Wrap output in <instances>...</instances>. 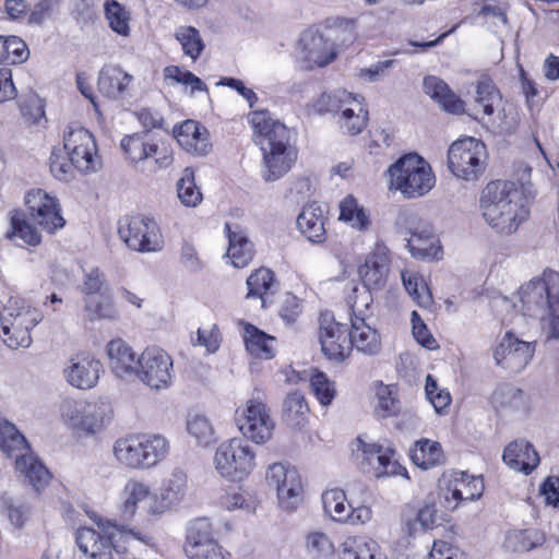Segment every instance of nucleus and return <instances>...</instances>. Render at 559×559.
Returning <instances> with one entry per match:
<instances>
[{
    "instance_id": "1",
    "label": "nucleus",
    "mask_w": 559,
    "mask_h": 559,
    "mask_svg": "<svg viewBox=\"0 0 559 559\" xmlns=\"http://www.w3.org/2000/svg\"><path fill=\"white\" fill-rule=\"evenodd\" d=\"M247 119L252 129V140L262 152L264 179L274 181L282 178L298 158V150L290 129L273 118L267 109L251 110Z\"/></svg>"
},
{
    "instance_id": "2",
    "label": "nucleus",
    "mask_w": 559,
    "mask_h": 559,
    "mask_svg": "<svg viewBox=\"0 0 559 559\" xmlns=\"http://www.w3.org/2000/svg\"><path fill=\"white\" fill-rule=\"evenodd\" d=\"M479 209L485 222L499 235L514 234L530 217L527 199L510 180H491L481 190Z\"/></svg>"
},
{
    "instance_id": "3",
    "label": "nucleus",
    "mask_w": 559,
    "mask_h": 559,
    "mask_svg": "<svg viewBox=\"0 0 559 559\" xmlns=\"http://www.w3.org/2000/svg\"><path fill=\"white\" fill-rule=\"evenodd\" d=\"M521 301L528 313L546 309L543 332L547 340L559 338V272L546 269L540 277L531 280L521 288Z\"/></svg>"
},
{
    "instance_id": "4",
    "label": "nucleus",
    "mask_w": 559,
    "mask_h": 559,
    "mask_svg": "<svg viewBox=\"0 0 559 559\" xmlns=\"http://www.w3.org/2000/svg\"><path fill=\"white\" fill-rule=\"evenodd\" d=\"M0 449L8 457H15V472L39 495L49 485L52 474L31 451L25 437L8 420L0 419Z\"/></svg>"
},
{
    "instance_id": "5",
    "label": "nucleus",
    "mask_w": 559,
    "mask_h": 559,
    "mask_svg": "<svg viewBox=\"0 0 559 559\" xmlns=\"http://www.w3.org/2000/svg\"><path fill=\"white\" fill-rule=\"evenodd\" d=\"M168 452L169 442L159 433L130 432L118 438L112 447L116 461L133 471L156 466Z\"/></svg>"
},
{
    "instance_id": "6",
    "label": "nucleus",
    "mask_w": 559,
    "mask_h": 559,
    "mask_svg": "<svg viewBox=\"0 0 559 559\" xmlns=\"http://www.w3.org/2000/svg\"><path fill=\"white\" fill-rule=\"evenodd\" d=\"M120 147L126 159L133 164L147 165L153 171L166 169L175 160L170 140L152 132L126 135L120 142Z\"/></svg>"
},
{
    "instance_id": "7",
    "label": "nucleus",
    "mask_w": 559,
    "mask_h": 559,
    "mask_svg": "<svg viewBox=\"0 0 559 559\" xmlns=\"http://www.w3.org/2000/svg\"><path fill=\"white\" fill-rule=\"evenodd\" d=\"M391 183L406 198L427 194L436 183L430 164L417 153L401 156L389 167Z\"/></svg>"
},
{
    "instance_id": "8",
    "label": "nucleus",
    "mask_w": 559,
    "mask_h": 559,
    "mask_svg": "<svg viewBox=\"0 0 559 559\" xmlns=\"http://www.w3.org/2000/svg\"><path fill=\"white\" fill-rule=\"evenodd\" d=\"M2 340L12 348H26L32 344L31 331L41 320L40 312L19 297H11L0 313Z\"/></svg>"
},
{
    "instance_id": "9",
    "label": "nucleus",
    "mask_w": 559,
    "mask_h": 559,
    "mask_svg": "<svg viewBox=\"0 0 559 559\" xmlns=\"http://www.w3.org/2000/svg\"><path fill=\"white\" fill-rule=\"evenodd\" d=\"M487 148L483 141L464 136L449 146L448 168L459 180L475 182L487 168Z\"/></svg>"
},
{
    "instance_id": "10",
    "label": "nucleus",
    "mask_w": 559,
    "mask_h": 559,
    "mask_svg": "<svg viewBox=\"0 0 559 559\" xmlns=\"http://www.w3.org/2000/svg\"><path fill=\"white\" fill-rule=\"evenodd\" d=\"M63 421L75 432L96 435L100 432L112 418L109 404L99 401L64 399L59 406Z\"/></svg>"
},
{
    "instance_id": "11",
    "label": "nucleus",
    "mask_w": 559,
    "mask_h": 559,
    "mask_svg": "<svg viewBox=\"0 0 559 559\" xmlns=\"http://www.w3.org/2000/svg\"><path fill=\"white\" fill-rule=\"evenodd\" d=\"M317 338L323 357L335 364H343L352 356L349 326L336 320L330 310L320 311Z\"/></svg>"
},
{
    "instance_id": "12",
    "label": "nucleus",
    "mask_w": 559,
    "mask_h": 559,
    "mask_svg": "<svg viewBox=\"0 0 559 559\" xmlns=\"http://www.w3.org/2000/svg\"><path fill=\"white\" fill-rule=\"evenodd\" d=\"M214 463L223 477L242 480L255 467V452L246 440L231 438L217 447Z\"/></svg>"
},
{
    "instance_id": "13",
    "label": "nucleus",
    "mask_w": 559,
    "mask_h": 559,
    "mask_svg": "<svg viewBox=\"0 0 559 559\" xmlns=\"http://www.w3.org/2000/svg\"><path fill=\"white\" fill-rule=\"evenodd\" d=\"M236 424L242 436L257 444L269 442L275 430V423L264 399L250 397L236 411Z\"/></svg>"
},
{
    "instance_id": "14",
    "label": "nucleus",
    "mask_w": 559,
    "mask_h": 559,
    "mask_svg": "<svg viewBox=\"0 0 559 559\" xmlns=\"http://www.w3.org/2000/svg\"><path fill=\"white\" fill-rule=\"evenodd\" d=\"M183 551L189 559H227L230 556L215 538L213 524L207 518H197L189 523Z\"/></svg>"
},
{
    "instance_id": "15",
    "label": "nucleus",
    "mask_w": 559,
    "mask_h": 559,
    "mask_svg": "<svg viewBox=\"0 0 559 559\" xmlns=\"http://www.w3.org/2000/svg\"><path fill=\"white\" fill-rule=\"evenodd\" d=\"M173 367V358L165 349L147 346L138 357L134 377L151 389H166L171 384Z\"/></svg>"
},
{
    "instance_id": "16",
    "label": "nucleus",
    "mask_w": 559,
    "mask_h": 559,
    "mask_svg": "<svg viewBox=\"0 0 559 559\" xmlns=\"http://www.w3.org/2000/svg\"><path fill=\"white\" fill-rule=\"evenodd\" d=\"M118 233L127 247L138 252H153L162 247L157 224L141 214L121 219Z\"/></svg>"
},
{
    "instance_id": "17",
    "label": "nucleus",
    "mask_w": 559,
    "mask_h": 559,
    "mask_svg": "<svg viewBox=\"0 0 559 559\" xmlns=\"http://www.w3.org/2000/svg\"><path fill=\"white\" fill-rule=\"evenodd\" d=\"M63 148L76 164L81 173L96 169L100 162L98 146L94 134L84 127L71 124L63 132Z\"/></svg>"
},
{
    "instance_id": "18",
    "label": "nucleus",
    "mask_w": 559,
    "mask_h": 559,
    "mask_svg": "<svg viewBox=\"0 0 559 559\" xmlns=\"http://www.w3.org/2000/svg\"><path fill=\"white\" fill-rule=\"evenodd\" d=\"M485 490L481 476L469 475L467 472L444 473L440 479V492L447 508L454 510L461 503L480 498Z\"/></svg>"
},
{
    "instance_id": "19",
    "label": "nucleus",
    "mask_w": 559,
    "mask_h": 559,
    "mask_svg": "<svg viewBox=\"0 0 559 559\" xmlns=\"http://www.w3.org/2000/svg\"><path fill=\"white\" fill-rule=\"evenodd\" d=\"M392 263L391 251L383 240L374 242L366 254L364 262L358 264L357 274L365 288L380 292L388 283Z\"/></svg>"
},
{
    "instance_id": "20",
    "label": "nucleus",
    "mask_w": 559,
    "mask_h": 559,
    "mask_svg": "<svg viewBox=\"0 0 559 559\" xmlns=\"http://www.w3.org/2000/svg\"><path fill=\"white\" fill-rule=\"evenodd\" d=\"M25 206L29 217L50 234L66 224L58 200L43 189L28 191L25 195Z\"/></svg>"
},
{
    "instance_id": "21",
    "label": "nucleus",
    "mask_w": 559,
    "mask_h": 559,
    "mask_svg": "<svg viewBox=\"0 0 559 559\" xmlns=\"http://www.w3.org/2000/svg\"><path fill=\"white\" fill-rule=\"evenodd\" d=\"M266 479L275 485L278 501L285 509L294 510L302 501V480L295 467L274 463L266 472Z\"/></svg>"
},
{
    "instance_id": "22",
    "label": "nucleus",
    "mask_w": 559,
    "mask_h": 559,
    "mask_svg": "<svg viewBox=\"0 0 559 559\" xmlns=\"http://www.w3.org/2000/svg\"><path fill=\"white\" fill-rule=\"evenodd\" d=\"M359 442L362 461L372 467L377 478L392 476L409 478L406 467L403 466L397 459L395 449L383 447L379 443H366L361 440H359Z\"/></svg>"
},
{
    "instance_id": "23",
    "label": "nucleus",
    "mask_w": 559,
    "mask_h": 559,
    "mask_svg": "<svg viewBox=\"0 0 559 559\" xmlns=\"http://www.w3.org/2000/svg\"><path fill=\"white\" fill-rule=\"evenodd\" d=\"M103 370V364L93 354L80 352L70 358L63 376L67 382L81 390L94 388Z\"/></svg>"
},
{
    "instance_id": "24",
    "label": "nucleus",
    "mask_w": 559,
    "mask_h": 559,
    "mask_svg": "<svg viewBox=\"0 0 559 559\" xmlns=\"http://www.w3.org/2000/svg\"><path fill=\"white\" fill-rule=\"evenodd\" d=\"M534 352V343L522 341L511 331H508L496 346L493 358L497 365L518 371L530 362Z\"/></svg>"
},
{
    "instance_id": "25",
    "label": "nucleus",
    "mask_w": 559,
    "mask_h": 559,
    "mask_svg": "<svg viewBox=\"0 0 559 559\" xmlns=\"http://www.w3.org/2000/svg\"><path fill=\"white\" fill-rule=\"evenodd\" d=\"M174 138L179 146L193 156H205L212 150L209 130L199 121L186 119L175 124Z\"/></svg>"
},
{
    "instance_id": "26",
    "label": "nucleus",
    "mask_w": 559,
    "mask_h": 559,
    "mask_svg": "<svg viewBox=\"0 0 559 559\" xmlns=\"http://www.w3.org/2000/svg\"><path fill=\"white\" fill-rule=\"evenodd\" d=\"M188 487L186 473L176 469L165 479L150 506L151 516H160L182 501Z\"/></svg>"
},
{
    "instance_id": "27",
    "label": "nucleus",
    "mask_w": 559,
    "mask_h": 559,
    "mask_svg": "<svg viewBox=\"0 0 559 559\" xmlns=\"http://www.w3.org/2000/svg\"><path fill=\"white\" fill-rule=\"evenodd\" d=\"M153 499L154 491L147 483L139 478L128 479L120 493V518L127 521L133 520L141 504L150 515Z\"/></svg>"
},
{
    "instance_id": "28",
    "label": "nucleus",
    "mask_w": 559,
    "mask_h": 559,
    "mask_svg": "<svg viewBox=\"0 0 559 559\" xmlns=\"http://www.w3.org/2000/svg\"><path fill=\"white\" fill-rule=\"evenodd\" d=\"M75 543L90 559H114L112 550L120 552L116 545V534H100L92 527L78 528Z\"/></svg>"
},
{
    "instance_id": "29",
    "label": "nucleus",
    "mask_w": 559,
    "mask_h": 559,
    "mask_svg": "<svg viewBox=\"0 0 559 559\" xmlns=\"http://www.w3.org/2000/svg\"><path fill=\"white\" fill-rule=\"evenodd\" d=\"M300 46L305 53V59L310 63L307 69L312 70L323 68L333 62L337 57L335 44L325 38L317 29H307L301 38Z\"/></svg>"
},
{
    "instance_id": "30",
    "label": "nucleus",
    "mask_w": 559,
    "mask_h": 559,
    "mask_svg": "<svg viewBox=\"0 0 559 559\" xmlns=\"http://www.w3.org/2000/svg\"><path fill=\"white\" fill-rule=\"evenodd\" d=\"M224 234L228 240L226 255L237 269L247 267L255 257L254 243L249 238L247 230L237 223H225Z\"/></svg>"
},
{
    "instance_id": "31",
    "label": "nucleus",
    "mask_w": 559,
    "mask_h": 559,
    "mask_svg": "<svg viewBox=\"0 0 559 559\" xmlns=\"http://www.w3.org/2000/svg\"><path fill=\"white\" fill-rule=\"evenodd\" d=\"M374 397L372 401V415L377 420L396 419L403 414V403L399 385L385 384L379 380L374 382Z\"/></svg>"
},
{
    "instance_id": "32",
    "label": "nucleus",
    "mask_w": 559,
    "mask_h": 559,
    "mask_svg": "<svg viewBox=\"0 0 559 559\" xmlns=\"http://www.w3.org/2000/svg\"><path fill=\"white\" fill-rule=\"evenodd\" d=\"M108 366L111 372L121 379L134 377L138 369V355L122 338H114L106 345Z\"/></svg>"
},
{
    "instance_id": "33",
    "label": "nucleus",
    "mask_w": 559,
    "mask_h": 559,
    "mask_svg": "<svg viewBox=\"0 0 559 559\" xmlns=\"http://www.w3.org/2000/svg\"><path fill=\"white\" fill-rule=\"evenodd\" d=\"M352 353L356 349L365 356H377L382 350V336L368 320L355 318L349 321Z\"/></svg>"
},
{
    "instance_id": "34",
    "label": "nucleus",
    "mask_w": 559,
    "mask_h": 559,
    "mask_svg": "<svg viewBox=\"0 0 559 559\" xmlns=\"http://www.w3.org/2000/svg\"><path fill=\"white\" fill-rule=\"evenodd\" d=\"M242 340L247 353L254 359L271 360L277 353V338L254 324H242Z\"/></svg>"
},
{
    "instance_id": "35",
    "label": "nucleus",
    "mask_w": 559,
    "mask_h": 559,
    "mask_svg": "<svg viewBox=\"0 0 559 559\" xmlns=\"http://www.w3.org/2000/svg\"><path fill=\"white\" fill-rule=\"evenodd\" d=\"M326 221L328 217L322 206L317 202H309L298 215L297 226L309 241L323 243L326 240Z\"/></svg>"
},
{
    "instance_id": "36",
    "label": "nucleus",
    "mask_w": 559,
    "mask_h": 559,
    "mask_svg": "<svg viewBox=\"0 0 559 559\" xmlns=\"http://www.w3.org/2000/svg\"><path fill=\"white\" fill-rule=\"evenodd\" d=\"M502 459L509 467L524 475H530L540 462L538 452L525 440L510 442L504 448Z\"/></svg>"
},
{
    "instance_id": "37",
    "label": "nucleus",
    "mask_w": 559,
    "mask_h": 559,
    "mask_svg": "<svg viewBox=\"0 0 559 559\" xmlns=\"http://www.w3.org/2000/svg\"><path fill=\"white\" fill-rule=\"evenodd\" d=\"M338 559H386L380 545L367 535H349L337 549Z\"/></svg>"
},
{
    "instance_id": "38",
    "label": "nucleus",
    "mask_w": 559,
    "mask_h": 559,
    "mask_svg": "<svg viewBox=\"0 0 559 559\" xmlns=\"http://www.w3.org/2000/svg\"><path fill=\"white\" fill-rule=\"evenodd\" d=\"M132 76L118 66H105L98 74V92L108 99L117 100L123 98Z\"/></svg>"
},
{
    "instance_id": "39",
    "label": "nucleus",
    "mask_w": 559,
    "mask_h": 559,
    "mask_svg": "<svg viewBox=\"0 0 559 559\" xmlns=\"http://www.w3.org/2000/svg\"><path fill=\"white\" fill-rule=\"evenodd\" d=\"M310 407L304 393L294 391L287 393L283 401L281 418L292 429H304L309 424Z\"/></svg>"
},
{
    "instance_id": "40",
    "label": "nucleus",
    "mask_w": 559,
    "mask_h": 559,
    "mask_svg": "<svg viewBox=\"0 0 559 559\" xmlns=\"http://www.w3.org/2000/svg\"><path fill=\"white\" fill-rule=\"evenodd\" d=\"M424 87L426 94L437 102L444 111L452 115L465 112V103L442 80L428 76L424 81Z\"/></svg>"
},
{
    "instance_id": "41",
    "label": "nucleus",
    "mask_w": 559,
    "mask_h": 559,
    "mask_svg": "<svg viewBox=\"0 0 559 559\" xmlns=\"http://www.w3.org/2000/svg\"><path fill=\"white\" fill-rule=\"evenodd\" d=\"M407 247L412 257L420 260H440L443 253L438 237L427 228L411 230Z\"/></svg>"
},
{
    "instance_id": "42",
    "label": "nucleus",
    "mask_w": 559,
    "mask_h": 559,
    "mask_svg": "<svg viewBox=\"0 0 559 559\" xmlns=\"http://www.w3.org/2000/svg\"><path fill=\"white\" fill-rule=\"evenodd\" d=\"M501 99L499 88L496 86L491 76L487 73L481 74L476 83L475 107L476 115L474 119L491 117L495 112V103Z\"/></svg>"
},
{
    "instance_id": "43",
    "label": "nucleus",
    "mask_w": 559,
    "mask_h": 559,
    "mask_svg": "<svg viewBox=\"0 0 559 559\" xmlns=\"http://www.w3.org/2000/svg\"><path fill=\"white\" fill-rule=\"evenodd\" d=\"M309 392L320 406L329 407L338 395L337 384L319 368H312L308 378Z\"/></svg>"
},
{
    "instance_id": "44",
    "label": "nucleus",
    "mask_w": 559,
    "mask_h": 559,
    "mask_svg": "<svg viewBox=\"0 0 559 559\" xmlns=\"http://www.w3.org/2000/svg\"><path fill=\"white\" fill-rule=\"evenodd\" d=\"M247 299H261L264 305L265 297L274 293L277 284L274 272L265 266L253 270L247 278Z\"/></svg>"
},
{
    "instance_id": "45",
    "label": "nucleus",
    "mask_w": 559,
    "mask_h": 559,
    "mask_svg": "<svg viewBox=\"0 0 559 559\" xmlns=\"http://www.w3.org/2000/svg\"><path fill=\"white\" fill-rule=\"evenodd\" d=\"M338 209L340 221L346 223L358 231H366L369 229L371 225L370 215L353 194H348L342 199Z\"/></svg>"
},
{
    "instance_id": "46",
    "label": "nucleus",
    "mask_w": 559,
    "mask_h": 559,
    "mask_svg": "<svg viewBox=\"0 0 559 559\" xmlns=\"http://www.w3.org/2000/svg\"><path fill=\"white\" fill-rule=\"evenodd\" d=\"M219 504L228 510L236 509L253 512L259 504L255 493L241 485H230L219 497Z\"/></svg>"
},
{
    "instance_id": "47",
    "label": "nucleus",
    "mask_w": 559,
    "mask_h": 559,
    "mask_svg": "<svg viewBox=\"0 0 559 559\" xmlns=\"http://www.w3.org/2000/svg\"><path fill=\"white\" fill-rule=\"evenodd\" d=\"M367 151L376 157L386 158L395 154L399 144L395 141L394 130L391 127H377L370 131Z\"/></svg>"
},
{
    "instance_id": "48",
    "label": "nucleus",
    "mask_w": 559,
    "mask_h": 559,
    "mask_svg": "<svg viewBox=\"0 0 559 559\" xmlns=\"http://www.w3.org/2000/svg\"><path fill=\"white\" fill-rule=\"evenodd\" d=\"M411 459L418 467L428 469L443 462V451L439 442L421 439L414 444Z\"/></svg>"
},
{
    "instance_id": "49",
    "label": "nucleus",
    "mask_w": 559,
    "mask_h": 559,
    "mask_svg": "<svg viewBox=\"0 0 559 559\" xmlns=\"http://www.w3.org/2000/svg\"><path fill=\"white\" fill-rule=\"evenodd\" d=\"M5 236L10 240L20 239L31 247H36L41 242V235L37 228L28 223L19 210L10 213V228Z\"/></svg>"
},
{
    "instance_id": "50",
    "label": "nucleus",
    "mask_w": 559,
    "mask_h": 559,
    "mask_svg": "<svg viewBox=\"0 0 559 559\" xmlns=\"http://www.w3.org/2000/svg\"><path fill=\"white\" fill-rule=\"evenodd\" d=\"M369 120V112L365 105L353 98L350 106L343 108L340 115V123L343 131L349 135L359 134Z\"/></svg>"
},
{
    "instance_id": "51",
    "label": "nucleus",
    "mask_w": 559,
    "mask_h": 559,
    "mask_svg": "<svg viewBox=\"0 0 559 559\" xmlns=\"http://www.w3.org/2000/svg\"><path fill=\"white\" fill-rule=\"evenodd\" d=\"M401 276L406 292L419 307L428 308L433 304L432 294L419 273L405 270Z\"/></svg>"
},
{
    "instance_id": "52",
    "label": "nucleus",
    "mask_w": 559,
    "mask_h": 559,
    "mask_svg": "<svg viewBox=\"0 0 559 559\" xmlns=\"http://www.w3.org/2000/svg\"><path fill=\"white\" fill-rule=\"evenodd\" d=\"M372 292L364 287L360 289L357 285L353 286L350 293L346 296V305L349 309V321L355 318L369 320L372 316L373 297Z\"/></svg>"
},
{
    "instance_id": "53",
    "label": "nucleus",
    "mask_w": 559,
    "mask_h": 559,
    "mask_svg": "<svg viewBox=\"0 0 559 559\" xmlns=\"http://www.w3.org/2000/svg\"><path fill=\"white\" fill-rule=\"evenodd\" d=\"M322 504L324 512L331 519L338 523H345L350 504L347 501L346 493L343 489L332 488L322 493Z\"/></svg>"
},
{
    "instance_id": "54",
    "label": "nucleus",
    "mask_w": 559,
    "mask_h": 559,
    "mask_svg": "<svg viewBox=\"0 0 559 559\" xmlns=\"http://www.w3.org/2000/svg\"><path fill=\"white\" fill-rule=\"evenodd\" d=\"M305 550L311 559H331L336 552L331 537L321 531H312L305 536Z\"/></svg>"
},
{
    "instance_id": "55",
    "label": "nucleus",
    "mask_w": 559,
    "mask_h": 559,
    "mask_svg": "<svg viewBox=\"0 0 559 559\" xmlns=\"http://www.w3.org/2000/svg\"><path fill=\"white\" fill-rule=\"evenodd\" d=\"M175 38L181 45L183 55L193 61L198 60L205 49V43L194 26H179L175 32Z\"/></svg>"
},
{
    "instance_id": "56",
    "label": "nucleus",
    "mask_w": 559,
    "mask_h": 559,
    "mask_svg": "<svg viewBox=\"0 0 559 559\" xmlns=\"http://www.w3.org/2000/svg\"><path fill=\"white\" fill-rule=\"evenodd\" d=\"M104 14L110 29L120 35L130 34V12L117 0H106L104 3Z\"/></svg>"
},
{
    "instance_id": "57",
    "label": "nucleus",
    "mask_w": 559,
    "mask_h": 559,
    "mask_svg": "<svg viewBox=\"0 0 559 559\" xmlns=\"http://www.w3.org/2000/svg\"><path fill=\"white\" fill-rule=\"evenodd\" d=\"M49 168L56 179L70 181L74 178L76 164L67 152L64 154L60 147H53L49 157Z\"/></svg>"
},
{
    "instance_id": "58",
    "label": "nucleus",
    "mask_w": 559,
    "mask_h": 559,
    "mask_svg": "<svg viewBox=\"0 0 559 559\" xmlns=\"http://www.w3.org/2000/svg\"><path fill=\"white\" fill-rule=\"evenodd\" d=\"M187 430L198 444L209 445L214 440V429L210 420L202 415H195L188 419Z\"/></svg>"
},
{
    "instance_id": "59",
    "label": "nucleus",
    "mask_w": 559,
    "mask_h": 559,
    "mask_svg": "<svg viewBox=\"0 0 559 559\" xmlns=\"http://www.w3.org/2000/svg\"><path fill=\"white\" fill-rule=\"evenodd\" d=\"M85 310L90 313L92 320H115L118 318L112 297L109 294H102L99 301H95L92 298L86 299Z\"/></svg>"
},
{
    "instance_id": "60",
    "label": "nucleus",
    "mask_w": 559,
    "mask_h": 559,
    "mask_svg": "<svg viewBox=\"0 0 559 559\" xmlns=\"http://www.w3.org/2000/svg\"><path fill=\"white\" fill-rule=\"evenodd\" d=\"M222 333L216 323L206 326H200L197 331V337L191 338L193 346L205 347L207 353H215L221 346Z\"/></svg>"
},
{
    "instance_id": "61",
    "label": "nucleus",
    "mask_w": 559,
    "mask_h": 559,
    "mask_svg": "<svg viewBox=\"0 0 559 559\" xmlns=\"http://www.w3.org/2000/svg\"><path fill=\"white\" fill-rule=\"evenodd\" d=\"M164 78L166 80H171L176 83H181L183 85L190 86L192 92L206 90V85L200 78H198L191 71L183 70L178 66H167L164 69Z\"/></svg>"
},
{
    "instance_id": "62",
    "label": "nucleus",
    "mask_w": 559,
    "mask_h": 559,
    "mask_svg": "<svg viewBox=\"0 0 559 559\" xmlns=\"http://www.w3.org/2000/svg\"><path fill=\"white\" fill-rule=\"evenodd\" d=\"M438 520V511L432 504H425L421 507L414 520H407L406 532L408 535H414L417 532V524L420 525L421 530L428 531L435 528Z\"/></svg>"
},
{
    "instance_id": "63",
    "label": "nucleus",
    "mask_w": 559,
    "mask_h": 559,
    "mask_svg": "<svg viewBox=\"0 0 559 559\" xmlns=\"http://www.w3.org/2000/svg\"><path fill=\"white\" fill-rule=\"evenodd\" d=\"M178 198L186 206H197L202 201V193L197 187L192 173L186 174L177 183Z\"/></svg>"
},
{
    "instance_id": "64",
    "label": "nucleus",
    "mask_w": 559,
    "mask_h": 559,
    "mask_svg": "<svg viewBox=\"0 0 559 559\" xmlns=\"http://www.w3.org/2000/svg\"><path fill=\"white\" fill-rule=\"evenodd\" d=\"M5 64H21L29 57L26 43L19 36H5Z\"/></svg>"
}]
</instances>
